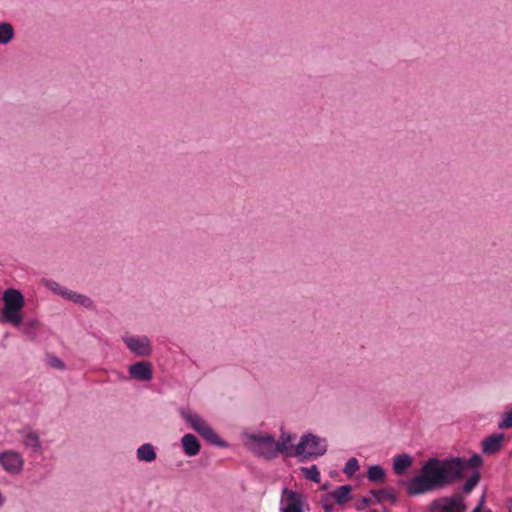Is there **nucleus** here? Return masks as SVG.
Returning <instances> with one entry per match:
<instances>
[{
	"label": "nucleus",
	"instance_id": "obj_8",
	"mask_svg": "<svg viewBox=\"0 0 512 512\" xmlns=\"http://www.w3.org/2000/svg\"><path fill=\"white\" fill-rule=\"evenodd\" d=\"M123 342L137 356L147 357L152 353L151 341L147 336L125 335Z\"/></svg>",
	"mask_w": 512,
	"mask_h": 512
},
{
	"label": "nucleus",
	"instance_id": "obj_30",
	"mask_svg": "<svg viewBox=\"0 0 512 512\" xmlns=\"http://www.w3.org/2000/svg\"><path fill=\"white\" fill-rule=\"evenodd\" d=\"M484 504H485V495H482L477 506L473 509L472 512H481Z\"/></svg>",
	"mask_w": 512,
	"mask_h": 512
},
{
	"label": "nucleus",
	"instance_id": "obj_9",
	"mask_svg": "<svg viewBox=\"0 0 512 512\" xmlns=\"http://www.w3.org/2000/svg\"><path fill=\"white\" fill-rule=\"evenodd\" d=\"M280 505V512H303L302 495L285 488L282 491Z\"/></svg>",
	"mask_w": 512,
	"mask_h": 512
},
{
	"label": "nucleus",
	"instance_id": "obj_22",
	"mask_svg": "<svg viewBox=\"0 0 512 512\" xmlns=\"http://www.w3.org/2000/svg\"><path fill=\"white\" fill-rule=\"evenodd\" d=\"M371 494L376 498L378 502H381L385 499H390L392 501H396V495L390 489H381L379 491L372 490Z\"/></svg>",
	"mask_w": 512,
	"mask_h": 512
},
{
	"label": "nucleus",
	"instance_id": "obj_11",
	"mask_svg": "<svg viewBox=\"0 0 512 512\" xmlns=\"http://www.w3.org/2000/svg\"><path fill=\"white\" fill-rule=\"evenodd\" d=\"M129 374L135 380L150 381L153 377L152 365L147 361L136 362L129 366Z\"/></svg>",
	"mask_w": 512,
	"mask_h": 512
},
{
	"label": "nucleus",
	"instance_id": "obj_2",
	"mask_svg": "<svg viewBox=\"0 0 512 512\" xmlns=\"http://www.w3.org/2000/svg\"><path fill=\"white\" fill-rule=\"evenodd\" d=\"M3 309L0 314V322H7L19 326L23 321L22 309L25 306V298L18 289L9 288L3 292Z\"/></svg>",
	"mask_w": 512,
	"mask_h": 512
},
{
	"label": "nucleus",
	"instance_id": "obj_32",
	"mask_svg": "<svg viewBox=\"0 0 512 512\" xmlns=\"http://www.w3.org/2000/svg\"><path fill=\"white\" fill-rule=\"evenodd\" d=\"M484 512H490V510H485Z\"/></svg>",
	"mask_w": 512,
	"mask_h": 512
},
{
	"label": "nucleus",
	"instance_id": "obj_29",
	"mask_svg": "<svg viewBox=\"0 0 512 512\" xmlns=\"http://www.w3.org/2000/svg\"><path fill=\"white\" fill-rule=\"evenodd\" d=\"M323 509L326 512H333L334 506L332 505L331 501H326V496L323 498Z\"/></svg>",
	"mask_w": 512,
	"mask_h": 512
},
{
	"label": "nucleus",
	"instance_id": "obj_16",
	"mask_svg": "<svg viewBox=\"0 0 512 512\" xmlns=\"http://www.w3.org/2000/svg\"><path fill=\"white\" fill-rule=\"evenodd\" d=\"M502 441L503 435L500 433H495L488 436L482 442L483 452L487 454L495 453L501 448Z\"/></svg>",
	"mask_w": 512,
	"mask_h": 512
},
{
	"label": "nucleus",
	"instance_id": "obj_25",
	"mask_svg": "<svg viewBox=\"0 0 512 512\" xmlns=\"http://www.w3.org/2000/svg\"><path fill=\"white\" fill-rule=\"evenodd\" d=\"M359 468L360 467H359L358 460L356 458L352 457L347 461L343 471L345 474L352 476L359 470Z\"/></svg>",
	"mask_w": 512,
	"mask_h": 512
},
{
	"label": "nucleus",
	"instance_id": "obj_1",
	"mask_svg": "<svg viewBox=\"0 0 512 512\" xmlns=\"http://www.w3.org/2000/svg\"><path fill=\"white\" fill-rule=\"evenodd\" d=\"M481 465L482 457L478 454L469 459L431 457L424 462L418 474L402 484L409 496H419L450 486L464 478L466 469L476 470Z\"/></svg>",
	"mask_w": 512,
	"mask_h": 512
},
{
	"label": "nucleus",
	"instance_id": "obj_15",
	"mask_svg": "<svg viewBox=\"0 0 512 512\" xmlns=\"http://www.w3.org/2000/svg\"><path fill=\"white\" fill-rule=\"evenodd\" d=\"M352 487L350 485H342L338 487L335 491L326 495V501L334 500L337 504L346 503L351 496Z\"/></svg>",
	"mask_w": 512,
	"mask_h": 512
},
{
	"label": "nucleus",
	"instance_id": "obj_4",
	"mask_svg": "<svg viewBox=\"0 0 512 512\" xmlns=\"http://www.w3.org/2000/svg\"><path fill=\"white\" fill-rule=\"evenodd\" d=\"M248 449L258 457L273 460L278 457L276 440L269 433H250L245 435Z\"/></svg>",
	"mask_w": 512,
	"mask_h": 512
},
{
	"label": "nucleus",
	"instance_id": "obj_12",
	"mask_svg": "<svg viewBox=\"0 0 512 512\" xmlns=\"http://www.w3.org/2000/svg\"><path fill=\"white\" fill-rule=\"evenodd\" d=\"M19 434L21 436V442L26 449L35 453L42 450V442L38 433L30 429H21Z\"/></svg>",
	"mask_w": 512,
	"mask_h": 512
},
{
	"label": "nucleus",
	"instance_id": "obj_20",
	"mask_svg": "<svg viewBox=\"0 0 512 512\" xmlns=\"http://www.w3.org/2000/svg\"><path fill=\"white\" fill-rule=\"evenodd\" d=\"M367 477L371 482H383L386 477V472L380 465H371L368 468Z\"/></svg>",
	"mask_w": 512,
	"mask_h": 512
},
{
	"label": "nucleus",
	"instance_id": "obj_6",
	"mask_svg": "<svg viewBox=\"0 0 512 512\" xmlns=\"http://www.w3.org/2000/svg\"><path fill=\"white\" fill-rule=\"evenodd\" d=\"M25 459L21 452L14 449L0 451V467L10 476H18L24 471Z\"/></svg>",
	"mask_w": 512,
	"mask_h": 512
},
{
	"label": "nucleus",
	"instance_id": "obj_17",
	"mask_svg": "<svg viewBox=\"0 0 512 512\" xmlns=\"http://www.w3.org/2000/svg\"><path fill=\"white\" fill-rule=\"evenodd\" d=\"M63 298L77 303L85 308L91 309L93 307V301L86 295L74 292L66 288L63 293Z\"/></svg>",
	"mask_w": 512,
	"mask_h": 512
},
{
	"label": "nucleus",
	"instance_id": "obj_7",
	"mask_svg": "<svg viewBox=\"0 0 512 512\" xmlns=\"http://www.w3.org/2000/svg\"><path fill=\"white\" fill-rule=\"evenodd\" d=\"M464 496L460 493L440 497L430 504V512H466Z\"/></svg>",
	"mask_w": 512,
	"mask_h": 512
},
{
	"label": "nucleus",
	"instance_id": "obj_10",
	"mask_svg": "<svg viewBox=\"0 0 512 512\" xmlns=\"http://www.w3.org/2000/svg\"><path fill=\"white\" fill-rule=\"evenodd\" d=\"M295 438V435L284 430H281L279 440L276 441V449L278 456L281 454L287 457H295L296 446H293Z\"/></svg>",
	"mask_w": 512,
	"mask_h": 512
},
{
	"label": "nucleus",
	"instance_id": "obj_27",
	"mask_svg": "<svg viewBox=\"0 0 512 512\" xmlns=\"http://www.w3.org/2000/svg\"><path fill=\"white\" fill-rule=\"evenodd\" d=\"M50 365L54 368H57V369H64L65 368V364L63 363V361L57 357H53L50 359Z\"/></svg>",
	"mask_w": 512,
	"mask_h": 512
},
{
	"label": "nucleus",
	"instance_id": "obj_24",
	"mask_svg": "<svg viewBox=\"0 0 512 512\" xmlns=\"http://www.w3.org/2000/svg\"><path fill=\"white\" fill-rule=\"evenodd\" d=\"M43 283L46 288L63 297V293L65 292L66 288L61 286L58 282L46 279L43 281Z\"/></svg>",
	"mask_w": 512,
	"mask_h": 512
},
{
	"label": "nucleus",
	"instance_id": "obj_18",
	"mask_svg": "<svg viewBox=\"0 0 512 512\" xmlns=\"http://www.w3.org/2000/svg\"><path fill=\"white\" fill-rule=\"evenodd\" d=\"M137 459L142 462H153L157 455L152 444L145 443L138 447L136 451Z\"/></svg>",
	"mask_w": 512,
	"mask_h": 512
},
{
	"label": "nucleus",
	"instance_id": "obj_5",
	"mask_svg": "<svg viewBox=\"0 0 512 512\" xmlns=\"http://www.w3.org/2000/svg\"><path fill=\"white\" fill-rule=\"evenodd\" d=\"M182 418L190 424V426L200 434L209 443L218 447H226L227 444L223 441L217 433L210 427V425L197 413H192L187 409L180 411Z\"/></svg>",
	"mask_w": 512,
	"mask_h": 512
},
{
	"label": "nucleus",
	"instance_id": "obj_21",
	"mask_svg": "<svg viewBox=\"0 0 512 512\" xmlns=\"http://www.w3.org/2000/svg\"><path fill=\"white\" fill-rule=\"evenodd\" d=\"M301 471L304 473L305 477L315 483L320 482V472L316 465H312L310 467H302Z\"/></svg>",
	"mask_w": 512,
	"mask_h": 512
},
{
	"label": "nucleus",
	"instance_id": "obj_28",
	"mask_svg": "<svg viewBox=\"0 0 512 512\" xmlns=\"http://www.w3.org/2000/svg\"><path fill=\"white\" fill-rule=\"evenodd\" d=\"M371 504V500L367 497H363L357 504L356 509L357 510H363L366 507H368Z\"/></svg>",
	"mask_w": 512,
	"mask_h": 512
},
{
	"label": "nucleus",
	"instance_id": "obj_13",
	"mask_svg": "<svg viewBox=\"0 0 512 512\" xmlns=\"http://www.w3.org/2000/svg\"><path fill=\"white\" fill-rule=\"evenodd\" d=\"M181 444L184 450V453L187 456H196L201 449L200 442L193 434H185L181 439Z\"/></svg>",
	"mask_w": 512,
	"mask_h": 512
},
{
	"label": "nucleus",
	"instance_id": "obj_19",
	"mask_svg": "<svg viewBox=\"0 0 512 512\" xmlns=\"http://www.w3.org/2000/svg\"><path fill=\"white\" fill-rule=\"evenodd\" d=\"M14 28L12 25L8 22H1L0 23V44L6 45L14 37Z\"/></svg>",
	"mask_w": 512,
	"mask_h": 512
},
{
	"label": "nucleus",
	"instance_id": "obj_31",
	"mask_svg": "<svg viewBox=\"0 0 512 512\" xmlns=\"http://www.w3.org/2000/svg\"><path fill=\"white\" fill-rule=\"evenodd\" d=\"M3 503H4V499H3L2 493L0 492V507L3 505Z\"/></svg>",
	"mask_w": 512,
	"mask_h": 512
},
{
	"label": "nucleus",
	"instance_id": "obj_26",
	"mask_svg": "<svg viewBox=\"0 0 512 512\" xmlns=\"http://www.w3.org/2000/svg\"><path fill=\"white\" fill-rule=\"evenodd\" d=\"M498 427L500 429H508L512 427V410L504 415L501 422H499Z\"/></svg>",
	"mask_w": 512,
	"mask_h": 512
},
{
	"label": "nucleus",
	"instance_id": "obj_3",
	"mask_svg": "<svg viewBox=\"0 0 512 512\" xmlns=\"http://www.w3.org/2000/svg\"><path fill=\"white\" fill-rule=\"evenodd\" d=\"M326 452V439L307 433L301 436L299 443L296 445L295 457L300 462H305L323 456Z\"/></svg>",
	"mask_w": 512,
	"mask_h": 512
},
{
	"label": "nucleus",
	"instance_id": "obj_14",
	"mask_svg": "<svg viewBox=\"0 0 512 512\" xmlns=\"http://www.w3.org/2000/svg\"><path fill=\"white\" fill-rule=\"evenodd\" d=\"M413 459L409 454H398L393 459V470L396 475H403L411 467Z\"/></svg>",
	"mask_w": 512,
	"mask_h": 512
},
{
	"label": "nucleus",
	"instance_id": "obj_23",
	"mask_svg": "<svg viewBox=\"0 0 512 512\" xmlns=\"http://www.w3.org/2000/svg\"><path fill=\"white\" fill-rule=\"evenodd\" d=\"M480 480V473L478 471H474L472 475L468 478V480L463 485V492L468 494L470 493L474 487L478 484Z\"/></svg>",
	"mask_w": 512,
	"mask_h": 512
}]
</instances>
